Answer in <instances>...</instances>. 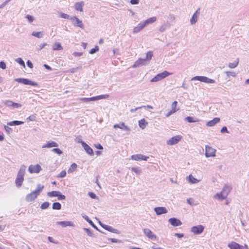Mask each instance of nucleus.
I'll return each mask as SVG.
<instances>
[{"label": "nucleus", "instance_id": "1", "mask_svg": "<svg viewBox=\"0 0 249 249\" xmlns=\"http://www.w3.org/2000/svg\"><path fill=\"white\" fill-rule=\"evenodd\" d=\"M26 167L25 165H22L18 172L17 176L15 180V184L17 187L21 186L24 180V176L25 173Z\"/></svg>", "mask_w": 249, "mask_h": 249}, {"label": "nucleus", "instance_id": "2", "mask_svg": "<svg viewBox=\"0 0 249 249\" xmlns=\"http://www.w3.org/2000/svg\"><path fill=\"white\" fill-rule=\"evenodd\" d=\"M169 75H170V73L168 71H165L162 72L157 74L155 76L151 79L150 81L151 82H158L167 77Z\"/></svg>", "mask_w": 249, "mask_h": 249}, {"label": "nucleus", "instance_id": "3", "mask_svg": "<svg viewBox=\"0 0 249 249\" xmlns=\"http://www.w3.org/2000/svg\"><path fill=\"white\" fill-rule=\"evenodd\" d=\"M15 80L18 83L23 84L26 85H31L33 86L36 87L38 86V84L36 82L32 81L29 79L24 78H16Z\"/></svg>", "mask_w": 249, "mask_h": 249}, {"label": "nucleus", "instance_id": "4", "mask_svg": "<svg viewBox=\"0 0 249 249\" xmlns=\"http://www.w3.org/2000/svg\"><path fill=\"white\" fill-rule=\"evenodd\" d=\"M191 80H198L205 83L212 84L215 83V80L203 76H196L193 77Z\"/></svg>", "mask_w": 249, "mask_h": 249}, {"label": "nucleus", "instance_id": "5", "mask_svg": "<svg viewBox=\"0 0 249 249\" xmlns=\"http://www.w3.org/2000/svg\"><path fill=\"white\" fill-rule=\"evenodd\" d=\"M109 96L107 94L105 95H100L94 97H92L90 98H81V100L84 102H88L90 101H94L101 99H107Z\"/></svg>", "mask_w": 249, "mask_h": 249}, {"label": "nucleus", "instance_id": "6", "mask_svg": "<svg viewBox=\"0 0 249 249\" xmlns=\"http://www.w3.org/2000/svg\"><path fill=\"white\" fill-rule=\"evenodd\" d=\"M4 104L11 109L18 108L22 107V105L19 103L13 102L10 100H5L3 101Z\"/></svg>", "mask_w": 249, "mask_h": 249}, {"label": "nucleus", "instance_id": "7", "mask_svg": "<svg viewBox=\"0 0 249 249\" xmlns=\"http://www.w3.org/2000/svg\"><path fill=\"white\" fill-rule=\"evenodd\" d=\"M71 20L73 22V25L74 26L78 27L82 29H84V26L82 23V20L79 19L75 16H73L71 18Z\"/></svg>", "mask_w": 249, "mask_h": 249}, {"label": "nucleus", "instance_id": "8", "mask_svg": "<svg viewBox=\"0 0 249 249\" xmlns=\"http://www.w3.org/2000/svg\"><path fill=\"white\" fill-rule=\"evenodd\" d=\"M204 230V227L201 225L195 226L191 228V231L195 234H201Z\"/></svg>", "mask_w": 249, "mask_h": 249}, {"label": "nucleus", "instance_id": "9", "mask_svg": "<svg viewBox=\"0 0 249 249\" xmlns=\"http://www.w3.org/2000/svg\"><path fill=\"white\" fill-rule=\"evenodd\" d=\"M216 150L212 147L206 146L205 156L206 157H213L215 156Z\"/></svg>", "mask_w": 249, "mask_h": 249}, {"label": "nucleus", "instance_id": "10", "mask_svg": "<svg viewBox=\"0 0 249 249\" xmlns=\"http://www.w3.org/2000/svg\"><path fill=\"white\" fill-rule=\"evenodd\" d=\"M228 247L230 249H248V247L247 245H245V246H241L239 244L232 242L228 244Z\"/></svg>", "mask_w": 249, "mask_h": 249}, {"label": "nucleus", "instance_id": "11", "mask_svg": "<svg viewBox=\"0 0 249 249\" xmlns=\"http://www.w3.org/2000/svg\"><path fill=\"white\" fill-rule=\"evenodd\" d=\"M42 168L39 164L30 165L28 168V171L30 173H38Z\"/></svg>", "mask_w": 249, "mask_h": 249}, {"label": "nucleus", "instance_id": "12", "mask_svg": "<svg viewBox=\"0 0 249 249\" xmlns=\"http://www.w3.org/2000/svg\"><path fill=\"white\" fill-rule=\"evenodd\" d=\"M181 139V137L179 135L173 137L167 142V144L170 145H174L178 143Z\"/></svg>", "mask_w": 249, "mask_h": 249}, {"label": "nucleus", "instance_id": "13", "mask_svg": "<svg viewBox=\"0 0 249 249\" xmlns=\"http://www.w3.org/2000/svg\"><path fill=\"white\" fill-rule=\"evenodd\" d=\"M100 225L106 230L110 231L112 233H119V231L116 229L113 228L111 226L103 224L101 222H99Z\"/></svg>", "mask_w": 249, "mask_h": 249}, {"label": "nucleus", "instance_id": "14", "mask_svg": "<svg viewBox=\"0 0 249 249\" xmlns=\"http://www.w3.org/2000/svg\"><path fill=\"white\" fill-rule=\"evenodd\" d=\"M131 159L135 160H147L149 157L142 154H136L131 156Z\"/></svg>", "mask_w": 249, "mask_h": 249}, {"label": "nucleus", "instance_id": "15", "mask_svg": "<svg viewBox=\"0 0 249 249\" xmlns=\"http://www.w3.org/2000/svg\"><path fill=\"white\" fill-rule=\"evenodd\" d=\"M81 144L87 153H88L90 156H93L94 155V152L92 149L85 142H81Z\"/></svg>", "mask_w": 249, "mask_h": 249}, {"label": "nucleus", "instance_id": "16", "mask_svg": "<svg viewBox=\"0 0 249 249\" xmlns=\"http://www.w3.org/2000/svg\"><path fill=\"white\" fill-rule=\"evenodd\" d=\"M38 195L35 191H33L31 193L26 195L25 200L27 202H31L35 200L37 197Z\"/></svg>", "mask_w": 249, "mask_h": 249}, {"label": "nucleus", "instance_id": "17", "mask_svg": "<svg viewBox=\"0 0 249 249\" xmlns=\"http://www.w3.org/2000/svg\"><path fill=\"white\" fill-rule=\"evenodd\" d=\"M154 211L157 215H161L162 214L166 213L168 211L165 207H157L154 208Z\"/></svg>", "mask_w": 249, "mask_h": 249}, {"label": "nucleus", "instance_id": "18", "mask_svg": "<svg viewBox=\"0 0 249 249\" xmlns=\"http://www.w3.org/2000/svg\"><path fill=\"white\" fill-rule=\"evenodd\" d=\"M168 221L171 224V225L174 227L179 226L182 224V222L180 220L175 217L169 218Z\"/></svg>", "mask_w": 249, "mask_h": 249}, {"label": "nucleus", "instance_id": "19", "mask_svg": "<svg viewBox=\"0 0 249 249\" xmlns=\"http://www.w3.org/2000/svg\"><path fill=\"white\" fill-rule=\"evenodd\" d=\"M147 63L145 62V59L140 58L134 63L132 66V67L133 68H136L143 65H145Z\"/></svg>", "mask_w": 249, "mask_h": 249}, {"label": "nucleus", "instance_id": "20", "mask_svg": "<svg viewBox=\"0 0 249 249\" xmlns=\"http://www.w3.org/2000/svg\"><path fill=\"white\" fill-rule=\"evenodd\" d=\"M143 231L145 235L149 238L152 240H155L156 239V235L153 234L151 231L149 229H144Z\"/></svg>", "mask_w": 249, "mask_h": 249}, {"label": "nucleus", "instance_id": "21", "mask_svg": "<svg viewBox=\"0 0 249 249\" xmlns=\"http://www.w3.org/2000/svg\"><path fill=\"white\" fill-rule=\"evenodd\" d=\"M113 127L114 128H119L121 129L129 132L130 131V129L127 126L125 125L124 123L123 122H122L121 123L119 124H115L113 126Z\"/></svg>", "mask_w": 249, "mask_h": 249}, {"label": "nucleus", "instance_id": "22", "mask_svg": "<svg viewBox=\"0 0 249 249\" xmlns=\"http://www.w3.org/2000/svg\"><path fill=\"white\" fill-rule=\"evenodd\" d=\"M56 224L61 225L62 227H66L67 226L73 227L74 224L71 221H58Z\"/></svg>", "mask_w": 249, "mask_h": 249}, {"label": "nucleus", "instance_id": "23", "mask_svg": "<svg viewBox=\"0 0 249 249\" xmlns=\"http://www.w3.org/2000/svg\"><path fill=\"white\" fill-rule=\"evenodd\" d=\"M145 27L143 22H140L136 27L133 29V33L136 34L140 32Z\"/></svg>", "mask_w": 249, "mask_h": 249}, {"label": "nucleus", "instance_id": "24", "mask_svg": "<svg viewBox=\"0 0 249 249\" xmlns=\"http://www.w3.org/2000/svg\"><path fill=\"white\" fill-rule=\"evenodd\" d=\"M58 144L53 141L48 142L42 146V148H51L53 147H58Z\"/></svg>", "mask_w": 249, "mask_h": 249}, {"label": "nucleus", "instance_id": "25", "mask_svg": "<svg viewBox=\"0 0 249 249\" xmlns=\"http://www.w3.org/2000/svg\"><path fill=\"white\" fill-rule=\"evenodd\" d=\"M220 121V119L219 118L215 117L214 118L213 120L208 121L207 123V125L208 126H213L215 124L219 122Z\"/></svg>", "mask_w": 249, "mask_h": 249}, {"label": "nucleus", "instance_id": "26", "mask_svg": "<svg viewBox=\"0 0 249 249\" xmlns=\"http://www.w3.org/2000/svg\"><path fill=\"white\" fill-rule=\"evenodd\" d=\"M84 2H77L74 4V8L77 11H79L80 12L83 11V7L84 5Z\"/></svg>", "mask_w": 249, "mask_h": 249}, {"label": "nucleus", "instance_id": "27", "mask_svg": "<svg viewBox=\"0 0 249 249\" xmlns=\"http://www.w3.org/2000/svg\"><path fill=\"white\" fill-rule=\"evenodd\" d=\"M231 189V187L230 186L225 185L222 189L221 192L227 197V196L230 193Z\"/></svg>", "mask_w": 249, "mask_h": 249}, {"label": "nucleus", "instance_id": "28", "mask_svg": "<svg viewBox=\"0 0 249 249\" xmlns=\"http://www.w3.org/2000/svg\"><path fill=\"white\" fill-rule=\"evenodd\" d=\"M156 20H157V18L155 17H151V18H147L145 21H144L143 22L146 27L147 25L154 22L155 21H156Z\"/></svg>", "mask_w": 249, "mask_h": 249}, {"label": "nucleus", "instance_id": "29", "mask_svg": "<svg viewBox=\"0 0 249 249\" xmlns=\"http://www.w3.org/2000/svg\"><path fill=\"white\" fill-rule=\"evenodd\" d=\"M239 62V58H237L235 60H234L233 62L229 63L228 64V67L231 69H234L238 66Z\"/></svg>", "mask_w": 249, "mask_h": 249}, {"label": "nucleus", "instance_id": "30", "mask_svg": "<svg viewBox=\"0 0 249 249\" xmlns=\"http://www.w3.org/2000/svg\"><path fill=\"white\" fill-rule=\"evenodd\" d=\"M147 124V122L144 119H141L139 121V125L142 129L145 128Z\"/></svg>", "mask_w": 249, "mask_h": 249}, {"label": "nucleus", "instance_id": "31", "mask_svg": "<svg viewBox=\"0 0 249 249\" xmlns=\"http://www.w3.org/2000/svg\"><path fill=\"white\" fill-rule=\"evenodd\" d=\"M23 123H24V122L22 121L15 120V121H13L7 123V125H9L10 126L18 125L22 124Z\"/></svg>", "mask_w": 249, "mask_h": 249}, {"label": "nucleus", "instance_id": "32", "mask_svg": "<svg viewBox=\"0 0 249 249\" xmlns=\"http://www.w3.org/2000/svg\"><path fill=\"white\" fill-rule=\"evenodd\" d=\"M62 49L63 47L59 42H55L53 46V50L54 51L61 50Z\"/></svg>", "mask_w": 249, "mask_h": 249}, {"label": "nucleus", "instance_id": "33", "mask_svg": "<svg viewBox=\"0 0 249 249\" xmlns=\"http://www.w3.org/2000/svg\"><path fill=\"white\" fill-rule=\"evenodd\" d=\"M214 198H217L218 199H225L226 196L221 192L220 193L216 194L213 196Z\"/></svg>", "mask_w": 249, "mask_h": 249}, {"label": "nucleus", "instance_id": "34", "mask_svg": "<svg viewBox=\"0 0 249 249\" xmlns=\"http://www.w3.org/2000/svg\"><path fill=\"white\" fill-rule=\"evenodd\" d=\"M52 208L53 210H59L61 209V205L59 202H54L53 204Z\"/></svg>", "mask_w": 249, "mask_h": 249}, {"label": "nucleus", "instance_id": "35", "mask_svg": "<svg viewBox=\"0 0 249 249\" xmlns=\"http://www.w3.org/2000/svg\"><path fill=\"white\" fill-rule=\"evenodd\" d=\"M32 35L38 38H42L43 36L42 32H33Z\"/></svg>", "mask_w": 249, "mask_h": 249}, {"label": "nucleus", "instance_id": "36", "mask_svg": "<svg viewBox=\"0 0 249 249\" xmlns=\"http://www.w3.org/2000/svg\"><path fill=\"white\" fill-rule=\"evenodd\" d=\"M185 120L189 123L198 122L199 121L197 119H195L193 117L187 116L185 118Z\"/></svg>", "mask_w": 249, "mask_h": 249}, {"label": "nucleus", "instance_id": "37", "mask_svg": "<svg viewBox=\"0 0 249 249\" xmlns=\"http://www.w3.org/2000/svg\"><path fill=\"white\" fill-rule=\"evenodd\" d=\"M188 180L191 183H196L199 181L198 179L195 178L192 175H190L188 176Z\"/></svg>", "mask_w": 249, "mask_h": 249}, {"label": "nucleus", "instance_id": "38", "mask_svg": "<svg viewBox=\"0 0 249 249\" xmlns=\"http://www.w3.org/2000/svg\"><path fill=\"white\" fill-rule=\"evenodd\" d=\"M153 56V53L152 52H148L146 54V57L143 58V59L145 60V62L147 63L148 61L151 59L152 57Z\"/></svg>", "mask_w": 249, "mask_h": 249}, {"label": "nucleus", "instance_id": "39", "mask_svg": "<svg viewBox=\"0 0 249 249\" xmlns=\"http://www.w3.org/2000/svg\"><path fill=\"white\" fill-rule=\"evenodd\" d=\"M77 164L75 163H73L71 164V167L68 170V173H71L73 172L77 168Z\"/></svg>", "mask_w": 249, "mask_h": 249}, {"label": "nucleus", "instance_id": "40", "mask_svg": "<svg viewBox=\"0 0 249 249\" xmlns=\"http://www.w3.org/2000/svg\"><path fill=\"white\" fill-rule=\"evenodd\" d=\"M59 193V191H53L48 192L47 193V195L49 197L57 196Z\"/></svg>", "mask_w": 249, "mask_h": 249}, {"label": "nucleus", "instance_id": "41", "mask_svg": "<svg viewBox=\"0 0 249 249\" xmlns=\"http://www.w3.org/2000/svg\"><path fill=\"white\" fill-rule=\"evenodd\" d=\"M43 188V185H42L40 184H38L37 185V188L35 190V191L39 195L40 193L42 191Z\"/></svg>", "mask_w": 249, "mask_h": 249}, {"label": "nucleus", "instance_id": "42", "mask_svg": "<svg viewBox=\"0 0 249 249\" xmlns=\"http://www.w3.org/2000/svg\"><path fill=\"white\" fill-rule=\"evenodd\" d=\"M50 203L49 202H43L41 206H40V208L42 209V210H45V209H47L49 206H50Z\"/></svg>", "mask_w": 249, "mask_h": 249}, {"label": "nucleus", "instance_id": "43", "mask_svg": "<svg viewBox=\"0 0 249 249\" xmlns=\"http://www.w3.org/2000/svg\"><path fill=\"white\" fill-rule=\"evenodd\" d=\"M198 19V18L195 15H193L191 19H190V23L192 25H193L195 24Z\"/></svg>", "mask_w": 249, "mask_h": 249}, {"label": "nucleus", "instance_id": "44", "mask_svg": "<svg viewBox=\"0 0 249 249\" xmlns=\"http://www.w3.org/2000/svg\"><path fill=\"white\" fill-rule=\"evenodd\" d=\"M16 61L18 62L19 65L21 66H23L24 67H25V65L24 61L22 60V59L20 57H18L16 59Z\"/></svg>", "mask_w": 249, "mask_h": 249}, {"label": "nucleus", "instance_id": "45", "mask_svg": "<svg viewBox=\"0 0 249 249\" xmlns=\"http://www.w3.org/2000/svg\"><path fill=\"white\" fill-rule=\"evenodd\" d=\"M60 17H61V18H63L69 19L71 20V17H70L69 15H68L67 14H65V13L61 12V13H60Z\"/></svg>", "mask_w": 249, "mask_h": 249}, {"label": "nucleus", "instance_id": "46", "mask_svg": "<svg viewBox=\"0 0 249 249\" xmlns=\"http://www.w3.org/2000/svg\"><path fill=\"white\" fill-rule=\"evenodd\" d=\"M225 73L226 74L228 77H230L231 76L232 77H235L236 76V73L234 71H226Z\"/></svg>", "mask_w": 249, "mask_h": 249}, {"label": "nucleus", "instance_id": "47", "mask_svg": "<svg viewBox=\"0 0 249 249\" xmlns=\"http://www.w3.org/2000/svg\"><path fill=\"white\" fill-rule=\"evenodd\" d=\"M98 51H99V47L98 46H96L94 48L91 49L89 51V53L90 54H94L95 53H96L97 52H98Z\"/></svg>", "mask_w": 249, "mask_h": 249}, {"label": "nucleus", "instance_id": "48", "mask_svg": "<svg viewBox=\"0 0 249 249\" xmlns=\"http://www.w3.org/2000/svg\"><path fill=\"white\" fill-rule=\"evenodd\" d=\"M26 18L28 19L29 23L32 22L35 20L34 17L30 15H26Z\"/></svg>", "mask_w": 249, "mask_h": 249}, {"label": "nucleus", "instance_id": "49", "mask_svg": "<svg viewBox=\"0 0 249 249\" xmlns=\"http://www.w3.org/2000/svg\"><path fill=\"white\" fill-rule=\"evenodd\" d=\"M52 151L57 154L59 155H60L62 154V151L59 148H55L52 150Z\"/></svg>", "mask_w": 249, "mask_h": 249}, {"label": "nucleus", "instance_id": "50", "mask_svg": "<svg viewBox=\"0 0 249 249\" xmlns=\"http://www.w3.org/2000/svg\"><path fill=\"white\" fill-rule=\"evenodd\" d=\"M84 230L86 232V233L90 237L93 236V233L89 229L84 228Z\"/></svg>", "mask_w": 249, "mask_h": 249}, {"label": "nucleus", "instance_id": "51", "mask_svg": "<svg viewBox=\"0 0 249 249\" xmlns=\"http://www.w3.org/2000/svg\"><path fill=\"white\" fill-rule=\"evenodd\" d=\"M81 68H82L81 66L77 67L76 68L70 69V70H68V71L70 73H74L77 71V70L78 69H81Z\"/></svg>", "mask_w": 249, "mask_h": 249}, {"label": "nucleus", "instance_id": "52", "mask_svg": "<svg viewBox=\"0 0 249 249\" xmlns=\"http://www.w3.org/2000/svg\"><path fill=\"white\" fill-rule=\"evenodd\" d=\"M131 170L137 174H140L141 173V170L138 167H133L132 168Z\"/></svg>", "mask_w": 249, "mask_h": 249}, {"label": "nucleus", "instance_id": "53", "mask_svg": "<svg viewBox=\"0 0 249 249\" xmlns=\"http://www.w3.org/2000/svg\"><path fill=\"white\" fill-rule=\"evenodd\" d=\"M66 176V172L65 170L62 171L60 174H59L57 177V178H64Z\"/></svg>", "mask_w": 249, "mask_h": 249}, {"label": "nucleus", "instance_id": "54", "mask_svg": "<svg viewBox=\"0 0 249 249\" xmlns=\"http://www.w3.org/2000/svg\"><path fill=\"white\" fill-rule=\"evenodd\" d=\"M177 104H178V102H177V101H176L173 102L172 104V109L171 110H173L174 111H175V112H176L177 111L176 107L177 106Z\"/></svg>", "mask_w": 249, "mask_h": 249}, {"label": "nucleus", "instance_id": "55", "mask_svg": "<svg viewBox=\"0 0 249 249\" xmlns=\"http://www.w3.org/2000/svg\"><path fill=\"white\" fill-rule=\"evenodd\" d=\"M89 223L94 229H95L96 230L100 232H101L103 233L102 231H101L94 224V223L90 220V221H89ZM103 233H105L103 232Z\"/></svg>", "mask_w": 249, "mask_h": 249}, {"label": "nucleus", "instance_id": "56", "mask_svg": "<svg viewBox=\"0 0 249 249\" xmlns=\"http://www.w3.org/2000/svg\"><path fill=\"white\" fill-rule=\"evenodd\" d=\"M57 197L59 200H65L66 199V196L62 195L60 192Z\"/></svg>", "mask_w": 249, "mask_h": 249}, {"label": "nucleus", "instance_id": "57", "mask_svg": "<svg viewBox=\"0 0 249 249\" xmlns=\"http://www.w3.org/2000/svg\"><path fill=\"white\" fill-rule=\"evenodd\" d=\"M48 239L49 241V242H50L51 243H54L56 244L58 243V242L57 241L55 240L53 237H52L51 236H49L48 237Z\"/></svg>", "mask_w": 249, "mask_h": 249}, {"label": "nucleus", "instance_id": "58", "mask_svg": "<svg viewBox=\"0 0 249 249\" xmlns=\"http://www.w3.org/2000/svg\"><path fill=\"white\" fill-rule=\"evenodd\" d=\"M48 45V44L46 43L41 44L38 46V47L37 48L38 51L41 50L43 48H44L46 46Z\"/></svg>", "mask_w": 249, "mask_h": 249}, {"label": "nucleus", "instance_id": "59", "mask_svg": "<svg viewBox=\"0 0 249 249\" xmlns=\"http://www.w3.org/2000/svg\"><path fill=\"white\" fill-rule=\"evenodd\" d=\"M220 132L221 133H229V131L228 130L227 127L226 126H223L221 128Z\"/></svg>", "mask_w": 249, "mask_h": 249}, {"label": "nucleus", "instance_id": "60", "mask_svg": "<svg viewBox=\"0 0 249 249\" xmlns=\"http://www.w3.org/2000/svg\"><path fill=\"white\" fill-rule=\"evenodd\" d=\"M166 28H167V26L166 25H161L160 27L159 31L160 32H164L166 30Z\"/></svg>", "mask_w": 249, "mask_h": 249}, {"label": "nucleus", "instance_id": "61", "mask_svg": "<svg viewBox=\"0 0 249 249\" xmlns=\"http://www.w3.org/2000/svg\"><path fill=\"white\" fill-rule=\"evenodd\" d=\"M88 195L91 198L95 199L96 198V195L93 192H89Z\"/></svg>", "mask_w": 249, "mask_h": 249}, {"label": "nucleus", "instance_id": "62", "mask_svg": "<svg viewBox=\"0 0 249 249\" xmlns=\"http://www.w3.org/2000/svg\"><path fill=\"white\" fill-rule=\"evenodd\" d=\"M4 129H5V131L8 133H10L12 131V128H10V127L8 126L4 125Z\"/></svg>", "mask_w": 249, "mask_h": 249}, {"label": "nucleus", "instance_id": "63", "mask_svg": "<svg viewBox=\"0 0 249 249\" xmlns=\"http://www.w3.org/2000/svg\"><path fill=\"white\" fill-rule=\"evenodd\" d=\"M82 215V217L85 219V220H86L88 223H89V221H90L91 220L89 218V217L86 215V214H85L84 213H82L81 214Z\"/></svg>", "mask_w": 249, "mask_h": 249}, {"label": "nucleus", "instance_id": "64", "mask_svg": "<svg viewBox=\"0 0 249 249\" xmlns=\"http://www.w3.org/2000/svg\"><path fill=\"white\" fill-rule=\"evenodd\" d=\"M72 55L73 56H74L75 57L81 56L83 55V53H82V52H74L72 53Z\"/></svg>", "mask_w": 249, "mask_h": 249}]
</instances>
